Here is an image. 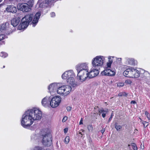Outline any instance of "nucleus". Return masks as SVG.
I'll return each mask as SVG.
<instances>
[{
	"instance_id": "f257e3e1",
	"label": "nucleus",
	"mask_w": 150,
	"mask_h": 150,
	"mask_svg": "<svg viewBox=\"0 0 150 150\" xmlns=\"http://www.w3.org/2000/svg\"><path fill=\"white\" fill-rule=\"evenodd\" d=\"M42 115V111L38 108L28 110L22 117L21 125L24 127L28 128L33 124L35 120L41 119Z\"/></svg>"
},
{
	"instance_id": "f03ea898",
	"label": "nucleus",
	"mask_w": 150,
	"mask_h": 150,
	"mask_svg": "<svg viewBox=\"0 0 150 150\" xmlns=\"http://www.w3.org/2000/svg\"><path fill=\"white\" fill-rule=\"evenodd\" d=\"M75 74L73 71L71 70L65 71L62 75V79L66 80L67 83L72 86V87H75L76 85L75 80Z\"/></svg>"
},
{
	"instance_id": "7ed1b4c3",
	"label": "nucleus",
	"mask_w": 150,
	"mask_h": 150,
	"mask_svg": "<svg viewBox=\"0 0 150 150\" xmlns=\"http://www.w3.org/2000/svg\"><path fill=\"white\" fill-rule=\"evenodd\" d=\"M113 58V57H108V62L106 63L104 67V70L102 72V74L103 75L109 76H113L115 75V72L110 69Z\"/></svg>"
},
{
	"instance_id": "20e7f679",
	"label": "nucleus",
	"mask_w": 150,
	"mask_h": 150,
	"mask_svg": "<svg viewBox=\"0 0 150 150\" xmlns=\"http://www.w3.org/2000/svg\"><path fill=\"white\" fill-rule=\"evenodd\" d=\"M105 61V57L103 56H97L94 58L92 60V66L97 68L102 67Z\"/></svg>"
},
{
	"instance_id": "39448f33",
	"label": "nucleus",
	"mask_w": 150,
	"mask_h": 150,
	"mask_svg": "<svg viewBox=\"0 0 150 150\" xmlns=\"http://www.w3.org/2000/svg\"><path fill=\"white\" fill-rule=\"evenodd\" d=\"M33 16V15L30 14L26 15L22 19L21 22L18 27V29L21 30L26 28L31 21Z\"/></svg>"
},
{
	"instance_id": "423d86ee",
	"label": "nucleus",
	"mask_w": 150,
	"mask_h": 150,
	"mask_svg": "<svg viewBox=\"0 0 150 150\" xmlns=\"http://www.w3.org/2000/svg\"><path fill=\"white\" fill-rule=\"evenodd\" d=\"M43 137L42 142L45 146H50L52 143V135L49 129L44 130L42 135Z\"/></svg>"
},
{
	"instance_id": "0eeeda50",
	"label": "nucleus",
	"mask_w": 150,
	"mask_h": 150,
	"mask_svg": "<svg viewBox=\"0 0 150 150\" xmlns=\"http://www.w3.org/2000/svg\"><path fill=\"white\" fill-rule=\"evenodd\" d=\"M72 86L69 85H65L59 86L57 90V93L63 96H67L71 92Z\"/></svg>"
},
{
	"instance_id": "6e6552de",
	"label": "nucleus",
	"mask_w": 150,
	"mask_h": 150,
	"mask_svg": "<svg viewBox=\"0 0 150 150\" xmlns=\"http://www.w3.org/2000/svg\"><path fill=\"white\" fill-rule=\"evenodd\" d=\"M61 101V98L59 96H54L52 98L50 101V105L53 108L59 106Z\"/></svg>"
},
{
	"instance_id": "1a4fd4ad",
	"label": "nucleus",
	"mask_w": 150,
	"mask_h": 150,
	"mask_svg": "<svg viewBox=\"0 0 150 150\" xmlns=\"http://www.w3.org/2000/svg\"><path fill=\"white\" fill-rule=\"evenodd\" d=\"M33 4L32 2L30 4V6L27 4H20L19 3L17 6V8L18 10L21 11L25 12H28L30 11V7H32Z\"/></svg>"
},
{
	"instance_id": "9d476101",
	"label": "nucleus",
	"mask_w": 150,
	"mask_h": 150,
	"mask_svg": "<svg viewBox=\"0 0 150 150\" xmlns=\"http://www.w3.org/2000/svg\"><path fill=\"white\" fill-rule=\"evenodd\" d=\"M77 76L80 81L83 82L88 77V71H77Z\"/></svg>"
},
{
	"instance_id": "9b49d317",
	"label": "nucleus",
	"mask_w": 150,
	"mask_h": 150,
	"mask_svg": "<svg viewBox=\"0 0 150 150\" xmlns=\"http://www.w3.org/2000/svg\"><path fill=\"white\" fill-rule=\"evenodd\" d=\"M59 83H54L50 84L48 87V89L51 95L54 94L57 92V88L59 87Z\"/></svg>"
},
{
	"instance_id": "f8f14e48",
	"label": "nucleus",
	"mask_w": 150,
	"mask_h": 150,
	"mask_svg": "<svg viewBox=\"0 0 150 150\" xmlns=\"http://www.w3.org/2000/svg\"><path fill=\"white\" fill-rule=\"evenodd\" d=\"M88 63H82L78 64L76 66L77 71H88Z\"/></svg>"
},
{
	"instance_id": "ddd939ff",
	"label": "nucleus",
	"mask_w": 150,
	"mask_h": 150,
	"mask_svg": "<svg viewBox=\"0 0 150 150\" xmlns=\"http://www.w3.org/2000/svg\"><path fill=\"white\" fill-rule=\"evenodd\" d=\"M32 14L33 15V16L32 17L31 21H32L33 26L34 27L38 23L41 14L40 12H38L34 16L33 14Z\"/></svg>"
},
{
	"instance_id": "4468645a",
	"label": "nucleus",
	"mask_w": 150,
	"mask_h": 150,
	"mask_svg": "<svg viewBox=\"0 0 150 150\" xmlns=\"http://www.w3.org/2000/svg\"><path fill=\"white\" fill-rule=\"evenodd\" d=\"M93 67L91 71L88 72V77L92 78L97 76L99 73L98 70Z\"/></svg>"
},
{
	"instance_id": "2eb2a0df",
	"label": "nucleus",
	"mask_w": 150,
	"mask_h": 150,
	"mask_svg": "<svg viewBox=\"0 0 150 150\" xmlns=\"http://www.w3.org/2000/svg\"><path fill=\"white\" fill-rule=\"evenodd\" d=\"M124 68L125 70L123 72V75L127 77L131 78L132 67H128L127 68L126 66L124 67Z\"/></svg>"
},
{
	"instance_id": "dca6fc26",
	"label": "nucleus",
	"mask_w": 150,
	"mask_h": 150,
	"mask_svg": "<svg viewBox=\"0 0 150 150\" xmlns=\"http://www.w3.org/2000/svg\"><path fill=\"white\" fill-rule=\"evenodd\" d=\"M50 97L46 96L42 100V105L45 107H48L50 105Z\"/></svg>"
},
{
	"instance_id": "f3484780",
	"label": "nucleus",
	"mask_w": 150,
	"mask_h": 150,
	"mask_svg": "<svg viewBox=\"0 0 150 150\" xmlns=\"http://www.w3.org/2000/svg\"><path fill=\"white\" fill-rule=\"evenodd\" d=\"M150 76V74L148 71H144L143 73L141 74V80L146 81L149 79Z\"/></svg>"
},
{
	"instance_id": "a211bd4d",
	"label": "nucleus",
	"mask_w": 150,
	"mask_h": 150,
	"mask_svg": "<svg viewBox=\"0 0 150 150\" xmlns=\"http://www.w3.org/2000/svg\"><path fill=\"white\" fill-rule=\"evenodd\" d=\"M131 78H136L140 76V72L138 70L132 68Z\"/></svg>"
},
{
	"instance_id": "6ab92c4d",
	"label": "nucleus",
	"mask_w": 150,
	"mask_h": 150,
	"mask_svg": "<svg viewBox=\"0 0 150 150\" xmlns=\"http://www.w3.org/2000/svg\"><path fill=\"white\" fill-rule=\"evenodd\" d=\"M7 11L9 12L15 13L17 11L16 8L13 6H8L6 8Z\"/></svg>"
},
{
	"instance_id": "aec40b11",
	"label": "nucleus",
	"mask_w": 150,
	"mask_h": 150,
	"mask_svg": "<svg viewBox=\"0 0 150 150\" xmlns=\"http://www.w3.org/2000/svg\"><path fill=\"white\" fill-rule=\"evenodd\" d=\"M20 18L18 17L13 18L11 21V24L13 27L17 26L20 22Z\"/></svg>"
},
{
	"instance_id": "412c9836",
	"label": "nucleus",
	"mask_w": 150,
	"mask_h": 150,
	"mask_svg": "<svg viewBox=\"0 0 150 150\" xmlns=\"http://www.w3.org/2000/svg\"><path fill=\"white\" fill-rule=\"evenodd\" d=\"M98 112L99 115H100L101 113H102V116L103 117H105L106 114L108 112V109H105L104 110L103 109H102L99 110Z\"/></svg>"
},
{
	"instance_id": "4be33fe9",
	"label": "nucleus",
	"mask_w": 150,
	"mask_h": 150,
	"mask_svg": "<svg viewBox=\"0 0 150 150\" xmlns=\"http://www.w3.org/2000/svg\"><path fill=\"white\" fill-rule=\"evenodd\" d=\"M128 64L130 65H132L134 64V61L133 59H128L127 60Z\"/></svg>"
},
{
	"instance_id": "5701e85b",
	"label": "nucleus",
	"mask_w": 150,
	"mask_h": 150,
	"mask_svg": "<svg viewBox=\"0 0 150 150\" xmlns=\"http://www.w3.org/2000/svg\"><path fill=\"white\" fill-rule=\"evenodd\" d=\"M0 56L3 58H4L8 56V54L5 52H1L0 53Z\"/></svg>"
},
{
	"instance_id": "b1692460",
	"label": "nucleus",
	"mask_w": 150,
	"mask_h": 150,
	"mask_svg": "<svg viewBox=\"0 0 150 150\" xmlns=\"http://www.w3.org/2000/svg\"><path fill=\"white\" fill-rule=\"evenodd\" d=\"M6 24H3L1 25L0 28L1 30L2 31L5 30L6 28Z\"/></svg>"
},
{
	"instance_id": "393cba45",
	"label": "nucleus",
	"mask_w": 150,
	"mask_h": 150,
	"mask_svg": "<svg viewBox=\"0 0 150 150\" xmlns=\"http://www.w3.org/2000/svg\"><path fill=\"white\" fill-rule=\"evenodd\" d=\"M31 150H42V149L40 147L36 146L32 148Z\"/></svg>"
},
{
	"instance_id": "a878e982",
	"label": "nucleus",
	"mask_w": 150,
	"mask_h": 150,
	"mask_svg": "<svg viewBox=\"0 0 150 150\" xmlns=\"http://www.w3.org/2000/svg\"><path fill=\"white\" fill-rule=\"evenodd\" d=\"M69 137L67 136L66 137L64 141V142L66 144H68L69 142Z\"/></svg>"
},
{
	"instance_id": "bb28decb",
	"label": "nucleus",
	"mask_w": 150,
	"mask_h": 150,
	"mask_svg": "<svg viewBox=\"0 0 150 150\" xmlns=\"http://www.w3.org/2000/svg\"><path fill=\"white\" fill-rule=\"evenodd\" d=\"M131 145L134 150H137V148L135 144L132 143L131 144Z\"/></svg>"
},
{
	"instance_id": "cd10ccee",
	"label": "nucleus",
	"mask_w": 150,
	"mask_h": 150,
	"mask_svg": "<svg viewBox=\"0 0 150 150\" xmlns=\"http://www.w3.org/2000/svg\"><path fill=\"white\" fill-rule=\"evenodd\" d=\"M115 127L117 130H119L121 128V126L119 125H118L117 124H115Z\"/></svg>"
},
{
	"instance_id": "c85d7f7f",
	"label": "nucleus",
	"mask_w": 150,
	"mask_h": 150,
	"mask_svg": "<svg viewBox=\"0 0 150 150\" xmlns=\"http://www.w3.org/2000/svg\"><path fill=\"white\" fill-rule=\"evenodd\" d=\"M88 129L89 131H91L93 129V127L92 125H90L88 126Z\"/></svg>"
},
{
	"instance_id": "c756f323",
	"label": "nucleus",
	"mask_w": 150,
	"mask_h": 150,
	"mask_svg": "<svg viewBox=\"0 0 150 150\" xmlns=\"http://www.w3.org/2000/svg\"><path fill=\"white\" fill-rule=\"evenodd\" d=\"M145 115L146 116L147 118L149 120L150 119V115L147 111H146L145 112Z\"/></svg>"
},
{
	"instance_id": "7c9ffc66",
	"label": "nucleus",
	"mask_w": 150,
	"mask_h": 150,
	"mask_svg": "<svg viewBox=\"0 0 150 150\" xmlns=\"http://www.w3.org/2000/svg\"><path fill=\"white\" fill-rule=\"evenodd\" d=\"M142 123L143 124L144 127H146L148 125V122L146 121H142Z\"/></svg>"
},
{
	"instance_id": "2f4dec72",
	"label": "nucleus",
	"mask_w": 150,
	"mask_h": 150,
	"mask_svg": "<svg viewBox=\"0 0 150 150\" xmlns=\"http://www.w3.org/2000/svg\"><path fill=\"white\" fill-rule=\"evenodd\" d=\"M125 83L127 84H130L132 83V81L130 80H127L125 81Z\"/></svg>"
},
{
	"instance_id": "473e14b6",
	"label": "nucleus",
	"mask_w": 150,
	"mask_h": 150,
	"mask_svg": "<svg viewBox=\"0 0 150 150\" xmlns=\"http://www.w3.org/2000/svg\"><path fill=\"white\" fill-rule=\"evenodd\" d=\"M117 86L119 87H121L124 85V83H119L117 84Z\"/></svg>"
},
{
	"instance_id": "72a5a7b5",
	"label": "nucleus",
	"mask_w": 150,
	"mask_h": 150,
	"mask_svg": "<svg viewBox=\"0 0 150 150\" xmlns=\"http://www.w3.org/2000/svg\"><path fill=\"white\" fill-rule=\"evenodd\" d=\"M5 36L4 35H0V41L4 39Z\"/></svg>"
},
{
	"instance_id": "f704fd0d",
	"label": "nucleus",
	"mask_w": 150,
	"mask_h": 150,
	"mask_svg": "<svg viewBox=\"0 0 150 150\" xmlns=\"http://www.w3.org/2000/svg\"><path fill=\"white\" fill-rule=\"evenodd\" d=\"M67 119V116L64 117L62 119V122H65Z\"/></svg>"
},
{
	"instance_id": "c9c22d12",
	"label": "nucleus",
	"mask_w": 150,
	"mask_h": 150,
	"mask_svg": "<svg viewBox=\"0 0 150 150\" xmlns=\"http://www.w3.org/2000/svg\"><path fill=\"white\" fill-rule=\"evenodd\" d=\"M51 16L52 17H53L55 16V13L54 12H52L50 13Z\"/></svg>"
},
{
	"instance_id": "e433bc0d",
	"label": "nucleus",
	"mask_w": 150,
	"mask_h": 150,
	"mask_svg": "<svg viewBox=\"0 0 150 150\" xmlns=\"http://www.w3.org/2000/svg\"><path fill=\"white\" fill-rule=\"evenodd\" d=\"M71 107L70 106H68L67 108V109L68 111H69L71 110Z\"/></svg>"
},
{
	"instance_id": "4c0bfd02",
	"label": "nucleus",
	"mask_w": 150,
	"mask_h": 150,
	"mask_svg": "<svg viewBox=\"0 0 150 150\" xmlns=\"http://www.w3.org/2000/svg\"><path fill=\"white\" fill-rule=\"evenodd\" d=\"M37 138V137L36 136L32 135L31 136V138L32 139H36Z\"/></svg>"
},
{
	"instance_id": "58836bf2",
	"label": "nucleus",
	"mask_w": 150,
	"mask_h": 150,
	"mask_svg": "<svg viewBox=\"0 0 150 150\" xmlns=\"http://www.w3.org/2000/svg\"><path fill=\"white\" fill-rule=\"evenodd\" d=\"M68 130V128H65L64 130V133H66L67 132Z\"/></svg>"
},
{
	"instance_id": "ea45409f",
	"label": "nucleus",
	"mask_w": 150,
	"mask_h": 150,
	"mask_svg": "<svg viewBox=\"0 0 150 150\" xmlns=\"http://www.w3.org/2000/svg\"><path fill=\"white\" fill-rule=\"evenodd\" d=\"M83 119L82 118H81V120L80 121V122H79V124L81 125L83 124Z\"/></svg>"
},
{
	"instance_id": "a19ab883",
	"label": "nucleus",
	"mask_w": 150,
	"mask_h": 150,
	"mask_svg": "<svg viewBox=\"0 0 150 150\" xmlns=\"http://www.w3.org/2000/svg\"><path fill=\"white\" fill-rule=\"evenodd\" d=\"M127 94L125 92L123 93V96H127Z\"/></svg>"
},
{
	"instance_id": "79ce46f5",
	"label": "nucleus",
	"mask_w": 150,
	"mask_h": 150,
	"mask_svg": "<svg viewBox=\"0 0 150 150\" xmlns=\"http://www.w3.org/2000/svg\"><path fill=\"white\" fill-rule=\"evenodd\" d=\"M131 103L135 104L136 103V102L134 100H132L131 102Z\"/></svg>"
},
{
	"instance_id": "37998d69",
	"label": "nucleus",
	"mask_w": 150,
	"mask_h": 150,
	"mask_svg": "<svg viewBox=\"0 0 150 150\" xmlns=\"http://www.w3.org/2000/svg\"><path fill=\"white\" fill-rule=\"evenodd\" d=\"M113 115V114L112 113L111 115V116H110V118L109 119V121L111 120V119H112V118Z\"/></svg>"
},
{
	"instance_id": "c03bdc74",
	"label": "nucleus",
	"mask_w": 150,
	"mask_h": 150,
	"mask_svg": "<svg viewBox=\"0 0 150 150\" xmlns=\"http://www.w3.org/2000/svg\"><path fill=\"white\" fill-rule=\"evenodd\" d=\"M118 96H123V93H119L118 94Z\"/></svg>"
},
{
	"instance_id": "a18cd8bd",
	"label": "nucleus",
	"mask_w": 150,
	"mask_h": 150,
	"mask_svg": "<svg viewBox=\"0 0 150 150\" xmlns=\"http://www.w3.org/2000/svg\"><path fill=\"white\" fill-rule=\"evenodd\" d=\"M105 130L104 129H103L101 130V132L103 134Z\"/></svg>"
},
{
	"instance_id": "49530a36",
	"label": "nucleus",
	"mask_w": 150,
	"mask_h": 150,
	"mask_svg": "<svg viewBox=\"0 0 150 150\" xmlns=\"http://www.w3.org/2000/svg\"><path fill=\"white\" fill-rule=\"evenodd\" d=\"M137 129H135L134 130V133H137Z\"/></svg>"
},
{
	"instance_id": "de8ad7c7",
	"label": "nucleus",
	"mask_w": 150,
	"mask_h": 150,
	"mask_svg": "<svg viewBox=\"0 0 150 150\" xmlns=\"http://www.w3.org/2000/svg\"><path fill=\"white\" fill-rule=\"evenodd\" d=\"M79 134H81V135H82V133H81V132H79Z\"/></svg>"
},
{
	"instance_id": "09e8293b",
	"label": "nucleus",
	"mask_w": 150,
	"mask_h": 150,
	"mask_svg": "<svg viewBox=\"0 0 150 150\" xmlns=\"http://www.w3.org/2000/svg\"><path fill=\"white\" fill-rule=\"evenodd\" d=\"M81 130L83 132H84V130L82 129Z\"/></svg>"
},
{
	"instance_id": "8fccbe9b",
	"label": "nucleus",
	"mask_w": 150,
	"mask_h": 150,
	"mask_svg": "<svg viewBox=\"0 0 150 150\" xmlns=\"http://www.w3.org/2000/svg\"><path fill=\"white\" fill-rule=\"evenodd\" d=\"M2 1V0H0V3Z\"/></svg>"
},
{
	"instance_id": "3c124183",
	"label": "nucleus",
	"mask_w": 150,
	"mask_h": 150,
	"mask_svg": "<svg viewBox=\"0 0 150 150\" xmlns=\"http://www.w3.org/2000/svg\"><path fill=\"white\" fill-rule=\"evenodd\" d=\"M130 146V145L129 144L128 145V147H129Z\"/></svg>"
},
{
	"instance_id": "603ef678",
	"label": "nucleus",
	"mask_w": 150,
	"mask_h": 150,
	"mask_svg": "<svg viewBox=\"0 0 150 150\" xmlns=\"http://www.w3.org/2000/svg\"><path fill=\"white\" fill-rule=\"evenodd\" d=\"M5 67V66H4L3 67V68H4Z\"/></svg>"
},
{
	"instance_id": "864d4df0",
	"label": "nucleus",
	"mask_w": 150,
	"mask_h": 150,
	"mask_svg": "<svg viewBox=\"0 0 150 150\" xmlns=\"http://www.w3.org/2000/svg\"><path fill=\"white\" fill-rule=\"evenodd\" d=\"M9 0L10 1H13V0Z\"/></svg>"
}]
</instances>
